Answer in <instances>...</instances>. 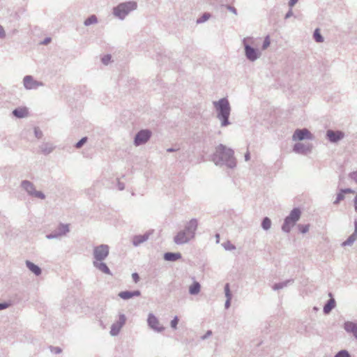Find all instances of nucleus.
Returning <instances> with one entry per match:
<instances>
[{"mask_svg":"<svg viewBox=\"0 0 357 357\" xmlns=\"http://www.w3.org/2000/svg\"><path fill=\"white\" fill-rule=\"evenodd\" d=\"M234 152L231 149L220 144L215 148V152L212 155V161L216 165H226L233 169L236 166V161L234 156Z\"/></svg>","mask_w":357,"mask_h":357,"instance_id":"nucleus-1","label":"nucleus"},{"mask_svg":"<svg viewBox=\"0 0 357 357\" xmlns=\"http://www.w3.org/2000/svg\"><path fill=\"white\" fill-rule=\"evenodd\" d=\"M213 105L217 110V118L220 121L222 127H226L231 124L229 118L231 112V107L228 100L225 98L213 102Z\"/></svg>","mask_w":357,"mask_h":357,"instance_id":"nucleus-2","label":"nucleus"},{"mask_svg":"<svg viewBox=\"0 0 357 357\" xmlns=\"http://www.w3.org/2000/svg\"><path fill=\"white\" fill-rule=\"evenodd\" d=\"M137 4L135 1H127L119 3L113 8V15L120 19L123 20L132 10L137 9Z\"/></svg>","mask_w":357,"mask_h":357,"instance_id":"nucleus-3","label":"nucleus"},{"mask_svg":"<svg viewBox=\"0 0 357 357\" xmlns=\"http://www.w3.org/2000/svg\"><path fill=\"white\" fill-rule=\"evenodd\" d=\"M301 215V211L298 208H293L289 215H287L282 225V230L285 233H289L291 228L295 226L299 220Z\"/></svg>","mask_w":357,"mask_h":357,"instance_id":"nucleus-4","label":"nucleus"},{"mask_svg":"<svg viewBox=\"0 0 357 357\" xmlns=\"http://www.w3.org/2000/svg\"><path fill=\"white\" fill-rule=\"evenodd\" d=\"M20 185L22 188L26 192L28 195L40 199H45V195L41 191L36 190L35 185L32 182L28 180H23L21 182Z\"/></svg>","mask_w":357,"mask_h":357,"instance_id":"nucleus-5","label":"nucleus"},{"mask_svg":"<svg viewBox=\"0 0 357 357\" xmlns=\"http://www.w3.org/2000/svg\"><path fill=\"white\" fill-rule=\"evenodd\" d=\"M250 39V38H244L243 40V45L247 59L253 62L260 57L261 52L258 49L254 48L249 45L248 40Z\"/></svg>","mask_w":357,"mask_h":357,"instance_id":"nucleus-6","label":"nucleus"},{"mask_svg":"<svg viewBox=\"0 0 357 357\" xmlns=\"http://www.w3.org/2000/svg\"><path fill=\"white\" fill-rule=\"evenodd\" d=\"M109 247L106 244H101L93 248V255L94 261H101L105 260L109 255Z\"/></svg>","mask_w":357,"mask_h":357,"instance_id":"nucleus-7","label":"nucleus"},{"mask_svg":"<svg viewBox=\"0 0 357 357\" xmlns=\"http://www.w3.org/2000/svg\"><path fill=\"white\" fill-rule=\"evenodd\" d=\"M70 231L69 225L60 223L50 234L46 235L47 239L60 238Z\"/></svg>","mask_w":357,"mask_h":357,"instance_id":"nucleus-8","label":"nucleus"},{"mask_svg":"<svg viewBox=\"0 0 357 357\" xmlns=\"http://www.w3.org/2000/svg\"><path fill=\"white\" fill-rule=\"evenodd\" d=\"M126 317L124 314H119V319L111 326L109 333L112 336H116L119 334L121 329L126 322Z\"/></svg>","mask_w":357,"mask_h":357,"instance_id":"nucleus-9","label":"nucleus"},{"mask_svg":"<svg viewBox=\"0 0 357 357\" xmlns=\"http://www.w3.org/2000/svg\"><path fill=\"white\" fill-rule=\"evenodd\" d=\"M151 137V132L149 130H141L139 131L135 138L134 144L136 146L144 144Z\"/></svg>","mask_w":357,"mask_h":357,"instance_id":"nucleus-10","label":"nucleus"},{"mask_svg":"<svg viewBox=\"0 0 357 357\" xmlns=\"http://www.w3.org/2000/svg\"><path fill=\"white\" fill-rule=\"evenodd\" d=\"M23 85L26 90H32L43 86L44 84L42 82L35 80L31 75H26L23 78Z\"/></svg>","mask_w":357,"mask_h":357,"instance_id":"nucleus-11","label":"nucleus"},{"mask_svg":"<svg viewBox=\"0 0 357 357\" xmlns=\"http://www.w3.org/2000/svg\"><path fill=\"white\" fill-rule=\"evenodd\" d=\"M313 136L312 133L306 128L296 129L292 136V139L294 141L299 140L302 141L304 139H312Z\"/></svg>","mask_w":357,"mask_h":357,"instance_id":"nucleus-12","label":"nucleus"},{"mask_svg":"<svg viewBox=\"0 0 357 357\" xmlns=\"http://www.w3.org/2000/svg\"><path fill=\"white\" fill-rule=\"evenodd\" d=\"M147 323L149 326L156 332L160 333L165 330V327L160 326L158 319L152 313L149 314Z\"/></svg>","mask_w":357,"mask_h":357,"instance_id":"nucleus-13","label":"nucleus"},{"mask_svg":"<svg viewBox=\"0 0 357 357\" xmlns=\"http://www.w3.org/2000/svg\"><path fill=\"white\" fill-rule=\"evenodd\" d=\"M326 137L331 142L336 143L344 138V133L340 130H328Z\"/></svg>","mask_w":357,"mask_h":357,"instance_id":"nucleus-14","label":"nucleus"},{"mask_svg":"<svg viewBox=\"0 0 357 357\" xmlns=\"http://www.w3.org/2000/svg\"><path fill=\"white\" fill-rule=\"evenodd\" d=\"M312 146L310 144L296 143L294 146L293 151L299 154L306 155L312 150Z\"/></svg>","mask_w":357,"mask_h":357,"instance_id":"nucleus-15","label":"nucleus"},{"mask_svg":"<svg viewBox=\"0 0 357 357\" xmlns=\"http://www.w3.org/2000/svg\"><path fill=\"white\" fill-rule=\"evenodd\" d=\"M198 227V222L197 219H191L185 226L184 230L185 233L192 238L195 237V231Z\"/></svg>","mask_w":357,"mask_h":357,"instance_id":"nucleus-16","label":"nucleus"},{"mask_svg":"<svg viewBox=\"0 0 357 357\" xmlns=\"http://www.w3.org/2000/svg\"><path fill=\"white\" fill-rule=\"evenodd\" d=\"M191 239L192 238L189 236L183 229L178 232L174 237V242L177 245H183L188 243Z\"/></svg>","mask_w":357,"mask_h":357,"instance_id":"nucleus-17","label":"nucleus"},{"mask_svg":"<svg viewBox=\"0 0 357 357\" xmlns=\"http://www.w3.org/2000/svg\"><path fill=\"white\" fill-rule=\"evenodd\" d=\"M153 231H149L146 232L142 235H135L132 238V244L134 246L137 247L142 243L146 242L149 238L151 234H152Z\"/></svg>","mask_w":357,"mask_h":357,"instance_id":"nucleus-18","label":"nucleus"},{"mask_svg":"<svg viewBox=\"0 0 357 357\" xmlns=\"http://www.w3.org/2000/svg\"><path fill=\"white\" fill-rule=\"evenodd\" d=\"M328 296L330 297V299L324 305L323 308V312L325 314H328L336 306L335 300L333 298L331 292L328 293Z\"/></svg>","mask_w":357,"mask_h":357,"instance_id":"nucleus-19","label":"nucleus"},{"mask_svg":"<svg viewBox=\"0 0 357 357\" xmlns=\"http://www.w3.org/2000/svg\"><path fill=\"white\" fill-rule=\"evenodd\" d=\"M141 295V291L139 290H135V291H123L119 293L118 296L123 299V300H128L130 299L135 296L137 297Z\"/></svg>","mask_w":357,"mask_h":357,"instance_id":"nucleus-20","label":"nucleus"},{"mask_svg":"<svg viewBox=\"0 0 357 357\" xmlns=\"http://www.w3.org/2000/svg\"><path fill=\"white\" fill-rule=\"evenodd\" d=\"M344 329L349 333H352L357 340V324L353 321H346L344 324Z\"/></svg>","mask_w":357,"mask_h":357,"instance_id":"nucleus-21","label":"nucleus"},{"mask_svg":"<svg viewBox=\"0 0 357 357\" xmlns=\"http://www.w3.org/2000/svg\"><path fill=\"white\" fill-rule=\"evenodd\" d=\"M93 265L95 268H96L100 271H101L105 274L109 275H112L110 269L108 268V266H107V264L105 263L102 262V261H93Z\"/></svg>","mask_w":357,"mask_h":357,"instance_id":"nucleus-22","label":"nucleus"},{"mask_svg":"<svg viewBox=\"0 0 357 357\" xmlns=\"http://www.w3.org/2000/svg\"><path fill=\"white\" fill-rule=\"evenodd\" d=\"M13 114L17 118L21 119L26 117L29 112L26 107H17L13 111Z\"/></svg>","mask_w":357,"mask_h":357,"instance_id":"nucleus-23","label":"nucleus"},{"mask_svg":"<svg viewBox=\"0 0 357 357\" xmlns=\"http://www.w3.org/2000/svg\"><path fill=\"white\" fill-rule=\"evenodd\" d=\"M181 254L180 252H166L164 254V259L168 261H176L181 258Z\"/></svg>","mask_w":357,"mask_h":357,"instance_id":"nucleus-24","label":"nucleus"},{"mask_svg":"<svg viewBox=\"0 0 357 357\" xmlns=\"http://www.w3.org/2000/svg\"><path fill=\"white\" fill-rule=\"evenodd\" d=\"M26 266L30 271L37 276L40 275L42 273L41 268L29 260L26 261Z\"/></svg>","mask_w":357,"mask_h":357,"instance_id":"nucleus-25","label":"nucleus"},{"mask_svg":"<svg viewBox=\"0 0 357 357\" xmlns=\"http://www.w3.org/2000/svg\"><path fill=\"white\" fill-rule=\"evenodd\" d=\"M41 152L45 155H48L53 151L54 146L50 143H43L40 146Z\"/></svg>","mask_w":357,"mask_h":357,"instance_id":"nucleus-26","label":"nucleus"},{"mask_svg":"<svg viewBox=\"0 0 357 357\" xmlns=\"http://www.w3.org/2000/svg\"><path fill=\"white\" fill-rule=\"evenodd\" d=\"M293 282H294V280L290 279V280H287L281 282L275 283L273 286V289L275 291L282 289L287 287L288 285L293 284Z\"/></svg>","mask_w":357,"mask_h":357,"instance_id":"nucleus-27","label":"nucleus"},{"mask_svg":"<svg viewBox=\"0 0 357 357\" xmlns=\"http://www.w3.org/2000/svg\"><path fill=\"white\" fill-rule=\"evenodd\" d=\"M201 289L200 284L195 281L190 287H189V293L191 295H197L199 293Z\"/></svg>","mask_w":357,"mask_h":357,"instance_id":"nucleus-28","label":"nucleus"},{"mask_svg":"<svg viewBox=\"0 0 357 357\" xmlns=\"http://www.w3.org/2000/svg\"><path fill=\"white\" fill-rule=\"evenodd\" d=\"M357 240V236L353 233L350 235L346 241L342 243V247L351 246L354 244V243Z\"/></svg>","mask_w":357,"mask_h":357,"instance_id":"nucleus-29","label":"nucleus"},{"mask_svg":"<svg viewBox=\"0 0 357 357\" xmlns=\"http://www.w3.org/2000/svg\"><path fill=\"white\" fill-rule=\"evenodd\" d=\"M271 227V220L269 218L265 217L261 222V227L264 230H268Z\"/></svg>","mask_w":357,"mask_h":357,"instance_id":"nucleus-30","label":"nucleus"},{"mask_svg":"<svg viewBox=\"0 0 357 357\" xmlns=\"http://www.w3.org/2000/svg\"><path fill=\"white\" fill-rule=\"evenodd\" d=\"M98 22V19L95 15H92L89 17L84 22L85 26H89L93 24H96Z\"/></svg>","mask_w":357,"mask_h":357,"instance_id":"nucleus-31","label":"nucleus"},{"mask_svg":"<svg viewBox=\"0 0 357 357\" xmlns=\"http://www.w3.org/2000/svg\"><path fill=\"white\" fill-rule=\"evenodd\" d=\"M313 37H314V40L317 43L324 42V37L320 33L319 29H316L314 30Z\"/></svg>","mask_w":357,"mask_h":357,"instance_id":"nucleus-32","label":"nucleus"},{"mask_svg":"<svg viewBox=\"0 0 357 357\" xmlns=\"http://www.w3.org/2000/svg\"><path fill=\"white\" fill-rule=\"evenodd\" d=\"M211 17V14L208 13H205L204 14H203V15L198 18L197 20V24H201V23H203L204 22H206V20H208Z\"/></svg>","mask_w":357,"mask_h":357,"instance_id":"nucleus-33","label":"nucleus"},{"mask_svg":"<svg viewBox=\"0 0 357 357\" xmlns=\"http://www.w3.org/2000/svg\"><path fill=\"white\" fill-rule=\"evenodd\" d=\"M334 357H351L350 354L347 350L342 349L338 351Z\"/></svg>","mask_w":357,"mask_h":357,"instance_id":"nucleus-34","label":"nucleus"},{"mask_svg":"<svg viewBox=\"0 0 357 357\" xmlns=\"http://www.w3.org/2000/svg\"><path fill=\"white\" fill-rule=\"evenodd\" d=\"M298 230L302 234H305L309 231L310 225H298Z\"/></svg>","mask_w":357,"mask_h":357,"instance_id":"nucleus-35","label":"nucleus"},{"mask_svg":"<svg viewBox=\"0 0 357 357\" xmlns=\"http://www.w3.org/2000/svg\"><path fill=\"white\" fill-rule=\"evenodd\" d=\"M344 199V194L340 190V192L337 193L335 200L333 202V204L337 205L340 204L341 201Z\"/></svg>","mask_w":357,"mask_h":357,"instance_id":"nucleus-36","label":"nucleus"},{"mask_svg":"<svg viewBox=\"0 0 357 357\" xmlns=\"http://www.w3.org/2000/svg\"><path fill=\"white\" fill-rule=\"evenodd\" d=\"M225 294L227 299L231 300V294L229 289V283H227L225 285Z\"/></svg>","mask_w":357,"mask_h":357,"instance_id":"nucleus-37","label":"nucleus"},{"mask_svg":"<svg viewBox=\"0 0 357 357\" xmlns=\"http://www.w3.org/2000/svg\"><path fill=\"white\" fill-rule=\"evenodd\" d=\"M86 142H87V137H84L75 144V147L76 149H80Z\"/></svg>","mask_w":357,"mask_h":357,"instance_id":"nucleus-38","label":"nucleus"},{"mask_svg":"<svg viewBox=\"0 0 357 357\" xmlns=\"http://www.w3.org/2000/svg\"><path fill=\"white\" fill-rule=\"evenodd\" d=\"M271 41L269 36H266L264 40L263 44H262V50H266L267 47L270 45Z\"/></svg>","mask_w":357,"mask_h":357,"instance_id":"nucleus-39","label":"nucleus"},{"mask_svg":"<svg viewBox=\"0 0 357 357\" xmlns=\"http://www.w3.org/2000/svg\"><path fill=\"white\" fill-rule=\"evenodd\" d=\"M178 318L177 316H176L172 321H171V323H170V325H171V327L174 329H176L177 328V324H178Z\"/></svg>","mask_w":357,"mask_h":357,"instance_id":"nucleus-40","label":"nucleus"},{"mask_svg":"<svg viewBox=\"0 0 357 357\" xmlns=\"http://www.w3.org/2000/svg\"><path fill=\"white\" fill-rule=\"evenodd\" d=\"M111 55L109 54H107V55H105L102 58V62L105 64V65H107L110 60H111Z\"/></svg>","mask_w":357,"mask_h":357,"instance_id":"nucleus-41","label":"nucleus"},{"mask_svg":"<svg viewBox=\"0 0 357 357\" xmlns=\"http://www.w3.org/2000/svg\"><path fill=\"white\" fill-rule=\"evenodd\" d=\"M50 351H51V352H52L55 354H59L61 353V351H62V350L60 347H52V346L50 347Z\"/></svg>","mask_w":357,"mask_h":357,"instance_id":"nucleus-42","label":"nucleus"},{"mask_svg":"<svg viewBox=\"0 0 357 357\" xmlns=\"http://www.w3.org/2000/svg\"><path fill=\"white\" fill-rule=\"evenodd\" d=\"M224 248H225V250H235L236 249V247L235 245H234L233 244H231V243L229 242H227V243H225L224 244Z\"/></svg>","mask_w":357,"mask_h":357,"instance_id":"nucleus-43","label":"nucleus"},{"mask_svg":"<svg viewBox=\"0 0 357 357\" xmlns=\"http://www.w3.org/2000/svg\"><path fill=\"white\" fill-rule=\"evenodd\" d=\"M34 134L36 137H37L38 139H40L43 137L42 131L38 128H35Z\"/></svg>","mask_w":357,"mask_h":357,"instance_id":"nucleus-44","label":"nucleus"},{"mask_svg":"<svg viewBox=\"0 0 357 357\" xmlns=\"http://www.w3.org/2000/svg\"><path fill=\"white\" fill-rule=\"evenodd\" d=\"M132 278L135 283H137L140 279L139 275L137 273H133L132 274Z\"/></svg>","mask_w":357,"mask_h":357,"instance_id":"nucleus-45","label":"nucleus"},{"mask_svg":"<svg viewBox=\"0 0 357 357\" xmlns=\"http://www.w3.org/2000/svg\"><path fill=\"white\" fill-rule=\"evenodd\" d=\"M226 8H227V9L228 10H229L230 12H231L234 15H237V10H236V9L234 7H233L231 6H229V5H227V6H226Z\"/></svg>","mask_w":357,"mask_h":357,"instance_id":"nucleus-46","label":"nucleus"},{"mask_svg":"<svg viewBox=\"0 0 357 357\" xmlns=\"http://www.w3.org/2000/svg\"><path fill=\"white\" fill-rule=\"evenodd\" d=\"M10 305V303L6 302L0 303V310L8 308Z\"/></svg>","mask_w":357,"mask_h":357,"instance_id":"nucleus-47","label":"nucleus"},{"mask_svg":"<svg viewBox=\"0 0 357 357\" xmlns=\"http://www.w3.org/2000/svg\"><path fill=\"white\" fill-rule=\"evenodd\" d=\"M340 191L344 195L347 193H354V191L351 188H344L341 189Z\"/></svg>","mask_w":357,"mask_h":357,"instance_id":"nucleus-48","label":"nucleus"},{"mask_svg":"<svg viewBox=\"0 0 357 357\" xmlns=\"http://www.w3.org/2000/svg\"><path fill=\"white\" fill-rule=\"evenodd\" d=\"M349 177L357 183V172H351Z\"/></svg>","mask_w":357,"mask_h":357,"instance_id":"nucleus-49","label":"nucleus"},{"mask_svg":"<svg viewBox=\"0 0 357 357\" xmlns=\"http://www.w3.org/2000/svg\"><path fill=\"white\" fill-rule=\"evenodd\" d=\"M6 36V33L3 27L0 25V38H3Z\"/></svg>","mask_w":357,"mask_h":357,"instance_id":"nucleus-50","label":"nucleus"},{"mask_svg":"<svg viewBox=\"0 0 357 357\" xmlns=\"http://www.w3.org/2000/svg\"><path fill=\"white\" fill-rule=\"evenodd\" d=\"M212 335V331L208 330L206 331V334L202 337V340H206L208 337H210Z\"/></svg>","mask_w":357,"mask_h":357,"instance_id":"nucleus-51","label":"nucleus"},{"mask_svg":"<svg viewBox=\"0 0 357 357\" xmlns=\"http://www.w3.org/2000/svg\"><path fill=\"white\" fill-rule=\"evenodd\" d=\"M293 15V11L291 9H290L285 15L284 18L288 19L291 17Z\"/></svg>","mask_w":357,"mask_h":357,"instance_id":"nucleus-52","label":"nucleus"},{"mask_svg":"<svg viewBox=\"0 0 357 357\" xmlns=\"http://www.w3.org/2000/svg\"><path fill=\"white\" fill-rule=\"evenodd\" d=\"M298 0H289V6L290 7H293L298 2Z\"/></svg>","mask_w":357,"mask_h":357,"instance_id":"nucleus-53","label":"nucleus"},{"mask_svg":"<svg viewBox=\"0 0 357 357\" xmlns=\"http://www.w3.org/2000/svg\"><path fill=\"white\" fill-rule=\"evenodd\" d=\"M231 305V300L227 299L225 303V307L226 309H228Z\"/></svg>","mask_w":357,"mask_h":357,"instance_id":"nucleus-54","label":"nucleus"},{"mask_svg":"<svg viewBox=\"0 0 357 357\" xmlns=\"http://www.w3.org/2000/svg\"><path fill=\"white\" fill-rule=\"evenodd\" d=\"M118 188L120 190H123L125 188L124 183L119 182L118 183Z\"/></svg>","mask_w":357,"mask_h":357,"instance_id":"nucleus-55","label":"nucleus"},{"mask_svg":"<svg viewBox=\"0 0 357 357\" xmlns=\"http://www.w3.org/2000/svg\"><path fill=\"white\" fill-rule=\"evenodd\" d=\"M250 159V154L249 151H247L245 154V160L248 161Z\"/></svg>","mask_w":357,"mask_h":357,"instance_id":"nucleus-56","label":"nucleus"},{"mask_svg":"<svg viewBox=\"0 0 357 357\" xmlns=\"http://www.w3.org/2000/svg\"><path fill=\"white\" fill-rule=\"evenodd\" d=\"M50 40H51V38H45V40H43V44H44V45H47V44H48V43L50 42Z\"/></svg>","mask_w":357,"mask_h":357,"instance_id":"nucleus-57","label":"nucleus"},{"mask_svg":"<svg viewBox=\"0 0 357 357\" xmlns=\"http://www.w3.org/2000/svg\"><path fill=\"white\" fill-rule=\"evenodd\" d=\"M354 227H355V229H354V234H355V236H357V220H356L354 221Z\"/></svg>","mask_w":357,"mask_h":357,"instance_id":"nucleus-58","label":"nucleus"},{"mask_svg":"<svg viewBox=\"0 0 357 357\" xmlns=\"http://www.w3.org/2000/svg\"><path fill=\"white\" fill-rule=\"evenodd\" d=\"M176 151V149H175L174 148H169V149H167V152H174Z\"/></svg>","mask_w":357,"mask_h":357,"instance_id":"nucleus-59","label":"nucleus"},{"mask_svg":"<svg viewBox=\"0 0 357 357\" xmlns=\"http://www.w3.org/2000/svg\"><path fill=\"white\" fill-rule=\"evenodd\" d=\"M219 238V234H216V238Z\"/></svg>","mask_w":357,"mask_h":357,"instance_id":"nucleus-60","label":"nucleus"},{"mask_svg":"<svg viewBox=\"0 0 357 357\" xmlns=\"http://www.w3.org/2000/svg\"><path fill=\"white\" fill-rule=\"evenodd\" d=\"M314 310H317V307H314Z\"/></svg>","mask_w":357,"mask_h":357,"instance_id":"nucleus-61","label":"nucleus"}]
</instances>
